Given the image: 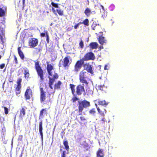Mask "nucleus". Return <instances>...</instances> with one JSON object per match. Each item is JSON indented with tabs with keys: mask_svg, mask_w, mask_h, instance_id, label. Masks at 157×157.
<instances>
[{
	"mask_svg": "<svg viewBox=\"0 0 157 157\" xmlns=\"http://www.w3.org/2000/svg\"><path fill=\"white\" fill-rule=\"evenodd\" d=\"M23 136L22 135H19L18 136L17 140L18 141L22 142V141Z\"/></svg>",
	"mask_w": 157,
	"mask_h": 157,
	"instance_id": "42",
	"label": "nucleus"
},
{
	"mask_svg": "<svg viewBox=\"0 0 157 157\" xmlns=\"http://www.w3.org/2000/svg\"><path fill=\"white\" fill-rule=\"evenodd\" d=\"M78 109L81 111L83 110L84 108L86 109L90 105V102L84 100L82 101H78Z\"/></svg>",
	"mask_w": 157,
	"mask_h": 157,
	"instance_id": "3",
	"label": "nucleus"
},
{
	"mask_svg": "<svg viewBox=\"0 0 157 157\" xmlns=\"http://www.w3.org/2000/svg\"><path fill=\"white\" fill-rule=\"evenodd\" d=\"M35 68L38 77L40 78V80L41 81H43L44 79V73L43 70L39 64V61H36L35 62Z\"/></svg>",
	"mask_w": 157,
	"mask_h": 157,
	"instance_id": "2",
	"label": "nucleus"
},
{
	"mask_svg": "<svg viewBox=\"0 0 157 157\" xmlns=\"http://www.w3.org/2000/svg\"><path fill=\"white\" fill-rule=\"evenodd\" d=\"M8 80L10 82H13V78L11 76L9 78Z\"/></svg>",
	"mask_w": 157,
	"mask_h": 157,
	"instance_id": "51",
	"label": "nucleus"
},
{
	"mask_svg": "<svg viewBox=\"0 0 157 157\" xmlns=\"http://www.w3.org/2000/svg\"><path fill=\"white\" fill-rule=\"evenodd\" d=\"M63 144L65 147V149L68 151L69 148V146L68 145V143L67 141H64Z\"/></svg>",
	"mask_w": 157,
	"mask_h": 157,
	"instance_id": "33",
	"label": "nucleus"
},
{
	"mask_svg": "<svg viewBox=\"0 0 157 157\" xmlns=\"http://www.w3.org/2000/svg\"><path fill=\"white\" fill-rule=\"evenodd\" d=\"M95 106H96V107L97 109V108H99L98 107V105L97 104H95Z\"/></svg>",
	"mask_w": 157,
	"mask_h": 157,
	"instance_id": "61",
	"label": "nucleus"
},
{
	"mask_svg": "<svg viewBox=\"0 0 157 157\" xmlns=\"http://www.w3.org/2000/svg\"><path fill=\"white\" fill-rule=\"evenodd\" d=\"M1 33H0V39L2 43V44H4V38L5 37V33L4 31L3 30H1Z\"/></svg>",
	"mask_w": 157,
	"mask_h": 157,
	"instance_id": "27",
	"label": "nucleus"
},
{
	"mask_svg": "<svg viewBox=\"0 0 157 157\" xmlns=\"http://www.w3.org/2000/svg\"><path fill=\"white\" fill-rule=\"evenodd\" d=\"M84 86V85L83 84H79L76 86V93L77 95L80 96L85 92V89Z\"/></svg>",
	"mask_w": 157,
	"mask_h": 157,
	"instance_id": "7",
	"label": "nucleus"
},
{
	"mask_svg": "<svg viewBox=\"0 0 157 157\" xmlns=\"http://www.w3.org/2000/svg\"><path fill=\"white\" fill-rule=\"evenodd\" d=\"M52 6L54 7L58 8H59L58 4V3H55L53 2H51V3Z\"/></svg>",
	"mask_w": 157,
	"mask_h": 157,
	"instance_id": "38",
	"label": "nucleus"
},
{
	"mask_svg": "<svg viewBox=\"0 0 157 157\" xmlns=\"http://www.w3.org/2000/svg\"><path fill=\"white\" fill-rule=\"evenodd\" d=\"M101 7L102 8V9L103 10H105L104 8V6L102 5H101Z\"/></svg>",
	"mask_w": 157,
	"mask_h": 157,
	"instance_id": "56",
	"label": "nucleus"
},
{
	"mask_svg": "<svg viewBox=\"0 0 157 157\" xmlns=\"http://www.w3.org/2000/svg\"><path fill=\"white\" fill-rule=\"evenodd\" d=\"M89 75L88 72L83 70L80 71L79 73V79L80 82L85 84L86 86H88L89 85V82L87 80L88 79Z\"/></svg>",
	"mask_w": 157,
	"mask_h": 157,
	"instance_id": "1",
	"label": "nucleus"
},
{
	"mask_svg": "<svg viewBox=\"0 0 157 157\" xmlns=\"http://www.w3.org/2000/svg\"><path fill=\"white\" fill-rule=\"evenodd\" d=\"M40 101L41 102L44 101L46 99V92L44 90L43 88H40Z\"/></svg>",
	"mask_w": 157,
	"mask_h": 157,
	"instance_id": "13",
	"label": "nucleus"
},
{
	"mask_svg": "<svg viewBox=\"0 0 157 157\" xmlns=\"http://www.w3.org/2000/svg\"><path fill=\"white\" fill-rule=\"evenodd\" d=\"M25 97L26 100H29L33 97V92L30 87H28L25 92Z\"/></svg>",
	"mask_w": 157,
	"mask_h": 157,
	"instance_id": "10",
	"label": "nucleus"
},
{
	"mask_svg": "<svg viewBox=\"0 0 157 157\" xmlns=\"http://www.w3.org/2000/svg\"><path fill=\"white\" fill-rule=\"evenodd\" d=\"M97 157H103L105 154L104 150L102 149H99L96 152Z\"/></svg>",
	"mask_w": 157,
	"mask_h": 157,
	"instance_id": "19",
	"label": "nucleus"
},
{
	"mask_svg": "<svg viewBox=\"0 0 157 157\" xmlns=\"http://www.w3.org/2000/svg\"><path fill=\"white\" fill-rule=\"evenodd\" d=\"M97 110L101 116L102 117H104L105 116V114L106 113V111L104 108L101 110L99 108H97Z\"/></svg>",
	"mask_w": 157,
	"mask_h": 157,
	"instance_id": "20",
	"label": "nucleus"
},
{
	"mask_svg": "<svg viewBox=\"0 0 157 157\" xmlns=\"http://www.w3.org/2000/svg\"><path fill=\"white\" fill-rule=\"evenodd\" d=\"M1 57H2L0 55V59H1Z\"/></svg>",
	"mask_w": 157,
	"mask_h": 157,
	"instance_id": "63",
	"label": "nucleus"
},
{
	"mask_svg": "<svg viewBox=\"0 0 157 157\" xmlns=\"http://www.w3.org/2000/svg\"><path fill=\"white\" fill-rule=\"evenodd\" d=\"M14 60L15 61V63L16 64H17L18 63V62L17 61V58L16 57L15 55H14Z\"/></svg>",
	"mask_w": 157,
	"mask_h": 157,
	"instance_id": "47",
	"label": "nucleus"
},
{
	"mask_svg": "<svg viewBox=\"0 0 157 157\" xmlns=\"http://www.w3.org/2000/svg\"><path fill=\"white\" fill-rule=\"evenodd\" d=\"M38 42V40L37 39L35 38H30L28 42L29 45L31 48H34L37 45Z\"/></svg>",
	"mask_w": 157,
	"mask_h": 157,
	"instance_id": "8",
	"label": "nucleus"
},
{
	"mask_svg": "<svg viewBox=\"0 0 157 157\" xmlns=\"http://www.w3.org/2000/svg\"><path fill=\"white\" fill-rule=\"evenodd\" d=\"M78 24H79V25H80V24H83V23H82V22H81V21H80V22H78Z\"/></svg>",
	"mask_w": 157,
	"mask_h": 157,
	"instance_id": "59",
	"label": "nucleus"
},
{
	"mask_svg": "<svg viewBox=\"0 0 157 157\" xmlns=\"http://www.w3.org/2000/svg\"><path fill=\"white\" fill-rule=\"evenodd\" d=\"M66 151H63L61 154V157H66Z\"/></svg>",
	"mask_w": 157,
	"mask_h": 157,
	"instance_id": "46",
	"label": "nucleus"
},
{
	"mask_svg": "<svg viewBox=\"0 0 157 157\" xmlns=\"http://www.w3.org/2000/svg\"><path fill=\"white\" fill-rule=\"evenodd\" d=\"M104 85H100L98 86V89L99 90H103V88L104 87Z\"/></svg>",
	"mask_w": 157,
	"mask_h": 157,
	"instance_id": "44",
	"label": "nucleus"
},
{
	"mask_svg": "<svg viewBox=\"0 0 157 157\" xmlns=\"http://www.w3.org/2000/svg\"><path fill=\"white\" fill-rule=\"evenodd\" d=\"M95 59V56L94 54L92 52H87L81 59L84 62L90 60H94Z\"/></svg>",
	"mask_w": 157,
	"mask_h": 157,
	"instance_id": "4",
	"label": "nucleus"
},
{
	"mask_svg": "<svg viewBox=\"0 0 157 157\" xmlns=\"http://www.w3.org/2000/svg\"><path fill=\"white\" fill-rule=\"evenodd\" d=\"M84 63V62L81 59L78 60L74 66V69L73 71L75 73H78L82 68Z\"/></svg>",
	"mask_w": 157,
	"mask_h": 157,
	"instance_id": "5",
	"label": "nucleus"
},
{
	"mask_svg": "<svg viewBox=\"0 0 157 157\" xmlns=\"http://www.w3.org/2000/svg\"><path fill=\"white\" fill-rule=\"evenodd\" d=\"M78 112H79V115H82V112L83 111V110H82L81 111H79V109H78Z\"/></svg>",
	"mask_w": 157,
	"mask_h": 157,
	"instance_id": "54",
	"label": "nucleus"
},
{
	"mask_svg": "<svg viewBox=\"0 0 157 157\" xmlns=\"http://www.w3.org/2000/svg\"><path fill=\"white\" fill-rule=\"evenodd\" d=\"M25 77L26 79H28L29 76V74L28 70L26 68L24 70Z\"/></svg>",
	"mask_w": 157,
	"mask_h": 157,
	"instance_id": "30",
	"label": "nucleus"
},
{
	"mask_svg": "<svg viewBox=\"0 0 157 157\" xmlns=\"http://www.w3.org/2000/svg\"><path fill=\"white\" fill-rule=\"evenodd\" d=\"M92 13L91 10L88 7H87L86 8L84 11V13L86 15L87 17H89Z\"/></svg>",
	"mask_w": 157,
	"mask_h": 157,
	"instance_id": "28",
	"label": "nucleus"
},
{
	"mask_svg": "<svg viewBox=\"0 0 157 157\" xmlns=\"http://www.w3.org/2000/svg\"><path fill=\"white\" fill-rule=\"evenodd\" d=\"M47 64L46 69L48 75L49 76H52V71L54 69L53 66L48 62H47Z\"/></svg>",
	"mask_w": 157,
	"mask_h": 157,
	"instance_id": "14",
	"label": "nucleus"
},
{
	"mask_svg": "<svg viewBox=\"0 0 157 157\" xmlns=\"http://www.w3.org/2000/svg\"><path fill=\"white\" fill-rule=\"evenodd\" d=\"M46 33H48V32L47 31H44V33H41L40 34V36L42 37H44L46 36Z\"/></svg>",
	"mask_w": 157,
	"mask_h": 157,
	"instance_id": "37",
	"label": "nucleus"
},
{
	"mask_svg": "<svg viewBox=\"0 0 157 157\" xmlns=\"http://www.w3.org/2000/svg\"><path fill=\"white\" fill-rule=\"evenodd\" d=\"M105 120H105V118L103 117L101 121V123L102 124H104L105 122Z\"/></svg>",
	"mask_w": 157,
	"mask_h": 157,
	"instance_id": "48",
	"label": "nucleus"
},
{
	"mask_svg": "<svg viewBox=\"0 0 157 157\" xmlns=\"http://www.w3.org/2000/svg\"><path fill=\"white\" fill-rule=\"evenodd\" d=\"M22 81V79L21 78H19L17 81V85L21 86V82Z\"/></svg>",
	"mask_w": 157,
	"mask_h": 157,
	"instance_id": "43",
	"label": "nucleus"
},
{
	"mask_svg": "<svg viewBox=\"0 0 157 157\" xmlns=\"http://www.w3.org/2000/svg\"><path fill=\"white\" fill-rule=\"evenodd\" d=\"M70 88L71 90V93L74 96H75V86L74 84H70L69 85Z\"/></svg>",
	"mask_w": 157,
	"mask_h": 157,
	"instance_id": "24",
	"label": "nucleus"
},
{
	"mask_svg": "<svg viewBox=\"0 0 157 157\" xmlns=\"http://www.w3.org/2000/svg\"><path fill=\"white\" fill-rule=\"evenodd\" d=\"M80 119H81V120L82 121H86V119L83 116L80 117Z\"/></svg>",
	"mask_w": 157,
	"mask_h": 157,
	"instance_id": "49",
	"label": "nucleus"
},
{
	"mask_svg": "<svg viewBox=\"0 0 157 157\" xmlns=\"http://www.w3.org/2000/svg\"><path fill=\"white\" fill-rule=\"evenodd\" d=\"M42 50V48H38V52H40V51H41Z\"/></svg>",
	"mask_w": 157,
	"mask_h": 157,
	"instance_id": "57",
	"label": "nucleus"
},
{
	"mask_svg": "<svg viewBox=\"0 0 157 157\" xmlns=\"http://www.w3.org/2000/svg\"><path fill=\"white\" fill-rule=\"evenodd\" d=\"M44 114H46V115L47 114L46 109H42L40 110V112L39 116V119H40L43 118L44 117Z\"/></svg>",
	"mask_w": 157,
	"mask_h": 157,
	"instance_id": "21",
	"label": "nucleus"
},
{
	"mask_svg": "<svg viewBox=\"0 0 157 157\" xmlns=\"http://www.w3.org/2000/svg\"><path fill=\"white\" fill-rule=\"evenodd\" d=\"M17 51L18 54L21 58L23 60L24 59L25 56L23 52H22L21 50V47H19L17 48Z\"/></svg>",
	"mask_w": 157,
	"mask_h": 157,
	"instance_id": "23",
	"label": "nucleus"
},
{
	"mask_svg": "<svg viewBox=\"0 0 157 157\" xmlns=\"http://www.w3.org/2000/svg\"><path fill=\"white\" fill-rule=\"evenodd\" d=\"M96 112V109L95 108L91 109L89 111L90 114L92 115H94L95 114Z\"/></svg>",
	"mask_w": 157,
	"mask_h": 157,
	"instance_id": "35",
	"label": "nucleus"
},
{
	"mask_svg": "<svg viewBox=\"0 0 157 157\" xmlns=\"http://www.w3.org/2000/svg\"><path fill=\"white\" fill-rule=\"evenodd\" d=\"M46 41H47V43L48 44L49 43V36L48 33H46Z\"/></svg>",
	"mask_w": 157,
	"mask_h": 157,
	"instance_id": "45",
	"label": "nucleus"
},
{
	"mask_svg": "<svg viewBox=\"0 0 157 157\" xmlns=\"http://www.w3.org/2000/svg\"><path fill=\"white\" fill-rule=\"evenodd\" d=\"M98 104L99 105L106 106L108 103H107L105 100H101L99 99L97 100Z\"/></svg>",
	"mask_w": 157,
	"mask_h": 157,
	"instance_id": "22",
	"label": "nucleus"
},
{
	"mask_svg": "<svg viewBox=\"0 0 157 157\" xmlns=\"http://www.w3.org/2000/svg\"><path fill=\"white\" fill-rule=\"evenodd\" d=\"M6 12V8L5 7L4 10L2 8H0V17H2L5 16Z\"/></svg>",
	"mask_w": 157,
	"mask_h": 157,
	"instance_id": "25",
	"label": "nucleus"
},
{
	"mask_svg": "<svg viewBox=\"0 0 157 157\" xmlns=\"http://www.w3.org/2000/svg\"><path fill=\"white\" fill-rule=\"evenodd\" d=\"M102 48H103V47L102 46H101L99 48V50H101V49Z\"/></svg>",
	"mask_w": 157,
	"mask_h": 157,
	"instance_id": "55",
	"label": "nucleus"
},
{
	"mask_svg": "<svg viewBox=\"0 0 157 157\" xmlns=\"http://www.w3.org/2000/svg\"><path fill=\"white\" fill-rule=\"evenodd\" d=\"M52 10L53 13H54L55 14H56V11L59 15L63 16L64 15L63 10L62 9H57L56 10L54 7H52Z\"/></svg>",
	"mask_w": 157,
	"mask_h": 157,
	"instance_id": "17",
	"label": "nucleus"
},
{
	"mask_svg": "<svg viewBox=\"0 0 157 157\" xmlns=\"http://www.w3.org/2000/svg\"><path fill=\"white\" fill-rule=\"evenodd\" d=\"M62 82L60 81H58V82L56 83L54 85V90L59 89L60 88V86Z\"/></svg>",
	"mask_w": 157,
	"mask_h": 157,
	"instance_id": "29",
	"label": "nucleus"
},
{
	"mask_svg": "<svg viewBox=\"0 0 157 157\" xmlns=\"http://www.w3.org/2000/svg\"><path fill=\"white\" fill-rule=\"evenodd\" d=\"M74 96L75 97H74L72 98V100L73 102H75L76 101L79 100V98H77V97H76L75 95Z\"/></svg>",
	"mask_w": 157,
	"mask_h": 157,
	"instance_id": "39",
	"label": "nucleus"
},
{
	"mask_svg": "<svg viewBox=\"0 0 157 157\" xmlns=\"http://www.w3.org/2000/svg\"><path fill=\"white\" fill-rule=\"evenodd\" d=\"M42 121L40 122L39 123V131L40 135L41 136V141H43V126H42Z\"/></svg>",
	"mask_w": 157,
	"mask_h": 157,
	"instance_id": "18",
	"label": "nucleus"
},
{
	"mask_svg": "<svg viewBox=\"0 0 157 157\" xmlns=\"http://www.w3.org/2000/svg\"><path fill=\"white\" fill-rule=\"evenodd\" d=\"M79 25L77 23L76 25H75L74 26V28L75 29H76L79 26Z\"/></svg>",
	"mask_w": 157,
	"mask_h": 157,
	"instance_id": "53",
	"label": "nucleus"
},
{
	"mask_svg": "<svg viewBox=\"0 0 157 157\" xmlns=\"http://www.w3.org/2000/svg\"><path fill=\"white\" fill-rule=\"evenodd\" d=\"M89 46L90 48L92 49H96L98 46V44L97 42H92L91 43Z\"/></svg>",
	"mask_w": 157,
	"mask_h": 157,
	"instance_id": "26",
	"label": "nucleus"
},
{
	"mask_svg": "<svg viewBox=\"0 0 157 157\" xmlns=\"http://www.w3.org/2000/svg\"><path fill=\"white\" fill-rule=\"evenodd\" d=\"M58 75L57 73H55L53 75V78H51L49 76L48 77L49 78V81L48 84L49 87L51 89H53L52 85L55 81V79L58 78Z\"/></svg>",
	"mask_w": 157,
	"mask_h": 157,
	"instance_id": "6",
	"label": "nucleus"
},
{
	"mask_svg": "<svg viewBox=\"0 0 157 157\" xmlns=\"http://www.w3.org/2000/svg\"><path fill=\"white\" fill-rule=\"evenodd\" d=\"M5 66V64L2 63L0 65V68L1 69H3Z\"/></svg>",
	"mask_w": 157,
	"mask_h": 157,
	"instance_id": "50",
	"label": "nucleus"
},
{
	"mask_svg": "<svg viewBox=\"0 0 157 157\" xmlns=\"http://www.w3.org/2000/svg\"><path fill=\"white\" fill-rule=\"evenodd\" d=\"M21 86L17 85L16 88V92L17 95L20 94L21 93L20 89L21 88Z\"/></svg>",
	"mask_w": 157,
	"mask_h": 157,
	"instance_id": "32",
	"label": "nucleus"
},
{
	"mask_svg": "<svg viewBox=\"0 0 157 157\" xmlns=\"http://www.w3.org/2000/svg\"><path fill=\"white\" fill-rule=\"evenodd\" d=\"M79 45L81 48H83L84 47V44L83 41L81 40L79 43Z\"/></svg>",
	"mask_w": 157,
	"mask_h": 157,
	"instance_id": "40",
	"label": "nucleus"
},
{
	"mask_svg": "<svg viewBox=\"0 0 157 157\" xmlns=\"http://www.w3.org/2000/svg\"><path fill=\"white\" fill-rule=\"evenodd\" d=\"M70 57H65L63 59L62 61L63 66L64 68H68L70 64V62L69 58Z\"/></svg>",
	"mask_w": 157,
	"mask_h": 157,
	"instance_id": "12",
	"label": "nucleus"
},
{
	"mask_svg": "<svg viewBox=\"0 0 157 157\" xmlns=\"http://www.w3.org/2000/svg\"><path fill=\"white\" fill-rule=\"evenodd\" d=\"M22 153H21L19 157H22Z\"/></svg>",
	"mask_w": 157,
	"mask_h": 157,
	"instance_id": "62",
	"label": "nucleus"
},
{
	"mask_svg": "<svg viewBox=\"0 0 157 157\" xmlns=\"http://www.w3.org/2000/svg\"><path fill=\"white\" fill-rule=\"evenodd\" d=\"M97 25V24H96V22L95 23L94 22H93L91 25L92 29L93 30H95L96 29V27Z\"/></svg>",
	"mask_w": 157,
	"mask_h": 157,
	"instance_id": "36",
	"label": "nucleus"
},
{
	"mask_svg": "<svg viewBox=\"0 0 157 157\" xmlns=\"http://www.w3.org/2000/svg\"><path fill=\"white\" fill-rule=\"evenodd\" d=\"M99 33H101L102 34L98 38V42L101 45H103L104 43H106L107 40L105 37L102 36L103 35L102 34L103 32H99Z\"/></svg>",
	"mask_w": 157,
	"mask_h": 157,
	"instance_id": "16",
	"label": "nucleus"
},
{
	"mask_svg": "<svg viewBox=\"0 0 157 157\" xmlns=\"http://www.w3.org/2000/svg\"><path fill=\"white\" fill-rule=\"evenodd\" d=\"M27 108L26 107H22L20 110L19 118L21 119H23V117L26 114V110Z\"/></svg>",
	"mask_w": 157,
	"mask_h": 157,
	"instance_id": "15",
	"label": "nucleus"
},
{
	"mask_svg": "<svg viewBox=\"0 0 157 157\" xmlns=\"http://www.w3.org/2000/svg\"><path fill=\"white\" fill-rule=\"evenodd\" d=\"M86 92L88 95H92L93 94V91L89 88L86 89Z\"/></svg>",
	"mask_w": 157,
	"mask_h": 157,
	"instance_id": "31",
	"label": "nucleus"
},
{
	"mask_svg": "<svg viewBox=\"0 0 157 157\" xmlns=\"http://www.w3.org/2000/svg\"><path fill=\"white\" fill-rule=\"evenodd\" d=\"M82 23H83V24L86 26H88L89 25V21L87 18H86L84 20Z\"/></svg>",
	"mask_w": 157,
	"mask_h": 157,
	"instance_id": "34",
	"label": "nucleus"
},
{
	"mask_svg": "<svg viewBox=\"0 0 157 157\" xmlns=\"http://www.w3.org/2000/svg\"><path fill=\"white\" fill-rule=\"evenodd\" d=\"M84 67V70H86L87 72H89L91 74H93L94 72L93 70L92 67V66L89 63H86L83 65Z\"/></svg>",
	"mask_w": 157,
	"mask_h": 157,
	"instance_id": "11",
	"label": "nucleus"
},
{
	"mask_svg": "<svg viewBox=\"0 0 157 157\" xmlns=\"http://www.w3.org/2000/svg\"><path fill=\"white\" fill-rule=\"evenodd\" d=\"M2 107H3V108L4 109L5 113L6 115L8 113V112H9L8 109L7 107H5V106H3Z\"/></svg>",
	"mask_w": 157,
	"mask_h": 157,
	"instance_id": "41",
	"label": "nucleus"
},
{
	"mask_svg": "<svg viewBox=\"0 0 157 157\" xmlns=\"http://www.w3.org/2000/svg\"><path fill=\"white\" fill-rule=\"evenodd\" d=\"M25 0H22V2H23V5H24L25 4Z\"/></svg>",
	"mask_w": 157,
	"mask_h": 157,
	"instance_id": "60",
	"label": "nucleus"
},
{
	"mask_svg": "<svg viewBox=\"0 0 157 157\" xmlns=\"http://www.w3.org/2000/svg\"><path fill=\"white\" fill-rule=\"evenodd\" d=\"M5 118L0 115V132L3 133L5 132V128L4 126Z\"/></svg>",
	"mask_w": 157,
	"mask_h": 157,
	"instance_id": "9",
	"label": "nucleus"
},
{
	"mask_svg": "<svg viewBox=\"0 0 157 157\" xmlns=\"http://www.w3.org/2000/svg\"><path fill=\"white\" fill-rule=\"evenodd\" d=\"M65 134V132L63 131L62 132L60 133L62 139L63 138V136Z\"/></svg>",
	"mask_w": 157,
	"mask_h": 157,
	"instance_id": "52",
	"label": "nucleus"
},
{
	"mask_svg": "<svg viewBox=\"0 0 157 157\" xmlns=\"http://www.w3.org/2000/svg\"><path fill=\"white\" fill-rule=\"evenodd\" d=\"M107 65H105L104 67V69L105 70H107Z\"/></svg>",
	"mask_w": 157,
	"mask_h": 157,
	"instance_id": "58",
	"label": "nucleus"
}]
</instances>
